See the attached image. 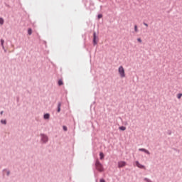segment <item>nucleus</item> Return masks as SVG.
<instances>
[{
	"label": "nucleus",
	"instance_id": "obj_20",
	"mask_svg": "<svg viewBox=\"0 0 182 182\" xmlns=\"http://www.w3.org/2000/svg\"><path fill=\"white\" fill-rule=\"evenodd\" d=\"M137 41L139 42V43H141V38H137Z\"/></svg>",
	"mask_w": 182,
	"mask_h": 182
},
{
	"label": "nucleus",
	"instance_id": "obj_17",
	"mask_svg": "<svg viewBox=\"0 0 182 182\" xmlns=\"http://www.w3.org/2000/svg\"><path fill=\"white\" fill-rule=\"evenodd\" d=\"M103 18V15L99 14V15H98V19H100V18Z\"/></svg>",
	"mask_w": 182,
	"mask_h": 182
},
{
	"label": "nucleus",
	"instance_id": "obj_3",
	"mask_svg": "<svg viewBox=\"0 0 182 182\" xmlns=\"http://www.w3.org/2000/svg\"><path fill=\"white\" fill-rule=\"evenodd\" d=\"M97 41H99V38L97 36H96V32L93 33V45H97Z\"/></svg>",
	"mask_w": 182,
	"mask_h": 182
},
{
	"label": "nucleus",
	"instance_id": "obj_5",
	"mask_svg": "<svg viewBox=\"0 0 182 182\" xmlns=\"http://www.w3.org/2000/svg\"><path fill=\"white\" fill-rule=\"evenodd\" d=\"M41 140L44 143H46L48 141V136L46 135H41Z\"/></svg>",
	"mask_w": 182,
	"mask_h": 182
},
{
	"label": "nucleus",
	"instance_id": "obj_6",
	"mask_svg": "<svg viewBox=\"0 0 182 182\" xmlns=\"http://www.w3.org/2000/svg\"><path fill=\"white\" fill-rule=\"evenodd\" d=\"M136 164L139 167V168H144V170H146V166L140 164V163H139V161H136Z\"/></svg>",
	"mask_w": 182,
	"mask_h": 182
},
{
	"label": "nucleus",
	"instance_id": "obj_22",
	"mask_svg": "<svg viewBox=\"0 0 182 182\" xmlns=\"http://www.w3.org/2000/svg\"><path fill=\"white\" fill-rule=\"evenodd\" d=\"M100 182H106V181H105V179H100Z\"/></svg>",
	"mask_w": 182,
	"mask_h": 182
},
{
	"label": "nucleus",
	"instance_id": "obj_23",
	"mask_svg": "<svg viewBox=\"0 0 182 182\" xmlns=\"http://www.w3.org/2000/svg\"><path fill=\"white\" fill-rule=\"evenodd\" d=\"M144 25L145 26H146V27L149 26V25H148L147 23H144Z\"/></svg>",
	"mask_w": 182,
	"mask_h": 182
},
{
	"label": "nucleus",
	"instance_id": "obj_15",
	"mask_svg": "<svg viewBox=\"0 0 182 182\" xmlns=\"http://www.w3.org/2000/svg\"><path fill=\"white\" fill-rule=\"evenodd\" d=\"M134 31H135V32H139V29L137 28V25H135L134 26Z\"/></svg>",
	"mask_w": 182,
	"mask_h": 182
},
{
	"label": "nucleus",
	"instance_id": "obj_2",
	"mask_svg": "<svg viewBox=\"0 0 182 182\" xmlns=\"http://www.w3.org/2000/svg\"><path fill=\"white\" fill-rule=\"evenodd\" d=\"M95 167H96V169L98 171H104V168H103V165L101 164L100 161H99V160H97L96 162H95Z\"/></svg>",
	"mask_w": 182,
	"mask_h": 182
},
{
	"label": "nucleus",
	"instance_id": "obj_7",
	"mask_svg": "<svg viewBox=\"0 0 182 182\" xmlns=\"http://www.w3.org/2000/svg\"><path fill=\"white\" fill-rule=\"evenodd\" d=\"M139 151H144V153H146V154H150V152L149 151H147L146 149H139Z\"/></svg>",
	"mask_w": 182,
	"mask_h": 182
},
{
	"label": "nucleus",
	"instance_id": "obj_24",
	"mask_svg": "<svg viewBox=\"0 0 182 182\" xmlns=\"http://www.w3.org/2000/svg\"><path fill=\"white\" fill-rule=\"evenodd\" d=\"M145 180H146V181H149V179H147V178H145Z\"/></svg>",
	"mask_w": 182,
	"mask_h": 182
},
{
	"label": "nucleus",
	"instance_id": "obj_21",
	"mask_svg": "<svg viewBox=\"0 0 182 182\" xmlns=\"http://www.w3.org/2000/svg\"><path fill=\"white\" fill-rule=\"evenodd\" d=\"M63 130H65V132H66L67 130H68V127H63Z\"/></svg>",
	"mask_w": 182,
	"mask_h": 182
},
{
	"label": "nucleus",
	"instance_id": "obj_12",
	"mask_svg": "<svg viewBox=\"0 0 182 182\" xmlns=\"http://www.w3.org/2000/svg\"><path fill=\"white\" fill-rule=\"evenodd\" d=\"M28 35H32V28H28Z\"/></svg>",
	"mask_w": 182,
	"mask_h": 182
},
{
	"label": "nucleus",
	"instance_id": "obj_1",
	"mask_svg": "<svg viewBox=\"0 0 182 182\" xmlns=\"http://www.w3.org/2000/svg\"><path fill=\"white\" fill-rule=\"evenodd\" d=\"M118 73L120 77H126V73L124 71V68L123 66H119L118 68Z\"/></svg>",
	"mask_w": 182,
	"mask_h": 182
},
{
	"label": "nucleus",
	"instance_id": "obj_11",
	"mask_svg": "<svg viewBox=\"0 0 182 182\" xmlns=\"http://www.w3.org/2000/svg\"><path fill=\"white\" fill-rule=\"evenodd\" d=\"M58 85H59V86H62V85H63V81H62V80H59Z\"/></svg>",
	"mask_w": 182,
	"mask_h": 182
},
{
	"label": "nucleus",
	"instance_id": "obj_25",
	"mask_svg": "<svg viewBox=\"0 0 182 182\" xmlns=\"http://www.w3.org/2000/svg\"><path fill=\"white\" fill-rule=\"evenodd\" d=\"M2 113H4V112H1V114H2Z\"/></svg>",
	"mask_w": 182,
	"mask_h": 182
},
{
	"label": "nucleus",
	"instance_id": "obj_18",
	"mask_svg": "<svg viewBox=\"0 0 182 182\" xmlns=\"http://www.w3.org/2000/svg\"><path fill=\"white\" fill-rule=\"evenodd\" d=\"M1 123H3V124H6V120H1Z\"/></svg>",
	"mask_w": 182,
	"mask_h": 182
},
{
	"label": "nucleus",
	"instance_id": "obj_16",
	"mask_svg": "<svg viewBox=\"0 0 182 182\" xmlns=\"http://www.w3.org/2000/svg\"><path fill=\"white\" fill-rule=\"evenodd\" d=\"M181 97H182V94L181 93H179V94L177 95L178 99H181Z\"/></svg>",
	"mask_w": 182,
	"mask_h": 182
},
{
	"label": "nucleus",
	"instance_id": "obj_9",
	"mask_svg": "<svg viewBox=\"0 0 182 182\" xmlns=\"http://www.w3.org/2000/svg\"><path fill=\"white\" fill-rule=\"evenodd\" d=\"M50 117V115L49 114H44V119H48Z\"/></svg>",
	"mask_w": 182,
	"mask_h": 182
},
{
	"label": "nucleus",
	"instance_id": "obj_4",
	"mask_svg": "<svg viewBox=\"0 0 182 182\" xmlns=\"http://www.w3.org/2000/svg\"><path fill=\"white\" fill-rule=\"evenodd\" d=\"M125 166H126V161H121L118 162L119 168H122V167H124Z\"/></svg>",
	"mask_w": 182,
	"mask_h": 182
},
{
	"label": "nucleus",
	"instance_id": "obj_13",
	"mask_svg": "<svg viewBox=\"0 0 182 182\" xmlns=\"http://www.w3.org/2000/svg\"><path fill=\"white\" fill-rule=\"evenodd\" d=\"M0 25H4V18H0Z\"/></svg>",
	"mask_w": 182,
	"mask_h": 182
},
{
	"label": "nucleus",
	"instance_id": "obj_8",
	"mask_svg": "<svg viewBox=\"0 0 182 182\" xmlns=\"http://www.w3.org/2000/svg\"><path fill=\"white\" fill-rule=\"evenodd\" d=\"M100 160H103V159H105V154L102 152H100Z\"/></svg>",
	"mask_w": 182,
	"mask_h": 182
},
{
	"label": "nucleus",
	"instance_id": "obj_14",
	"mask_svg": "<svg viewBox=\"0 0 182 182\" xmlns=\"http://www.w3.org/2000/svg\"><path fill=\"white\" fill-rule=\"evenodd\" d=\"M119 130H122V131L126 130V127H119Z\"/></svg>",
	"mask_w": 182,
	"mask_h": 182
},
{
	"label": "nucleus",
	"instance_id": "obj_19",
	"mask_svg": "<svg viewBox=\"0 0 182 182\" xmlns=\"http://www.w3.org/2000/svg\"><path fill=\"white\" fill-rule=\"evenodd\" d=\"M4 39H1V46H4Z\"/></svg>",
	"mask_w": 182,
	"mask_h": 182
},
{
	"label": "nucleus",
	"instance_id": "obj_10",
	"mask_svg": "<svg viewBox=\"0 0 182 182\" xmlns=\"http://www.w3.org/2000/svg\"><path fill=\"white\" fill-rule=\"evenodd\" d=\"M60 106H62V104H60V102L58 103V112L59 113V112H60Z\"/></svg>",
	"mask_w": 182,
	"mask_h": 182
}]
</instances>
